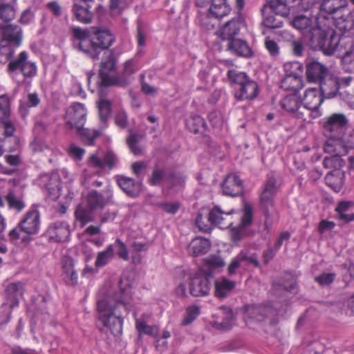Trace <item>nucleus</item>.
<instances>
[{"label":"nucleus","instance_id":"nucleus-64","mask_svg":"<svg viewBox=\"0 0 354 354\" xmlns=\"http://www.w3.org/2000/svg\"><path fill=\"white\" fill-rule=\"evenodd\" d=\"M265 47L268 50L269 55L272 57H276L279 55L280 48L274 39H270V37H268L265 39Z\"/></svg>","mask_w":354,"mask_h":354},{"label":"nucleus","instance_id":"nucleus-10","mask_svg":"<svg viewBox=\"0 0 354 354\" xmlns=\"http://www.w3.org/2000/svg\"><path fill=\"white\" fill-rule=\"evenodd\" d=\"M279 313L268 304H248L245 306L243 319L246 325L253 322H261L270 315H276Z\"/></svg>","mask_w":354,"mask_h":354},{"label":"nucleus","instance_id":"nucleus-48","mask_svg":"<svg viewBox=\"0 0 354 354\" xmlns=\"http://www.w3.org/2000/svg\"><path fill=\"white\" fill-rule=\"evenodd\" d=\"M136 319V328L139 335H147L151 337H156L158 335V328L156 326H149L142 318L136 317V313H134Z\"/></svg>","mask_w":354,"mask_h":354},{"label":"nucleus","instance_id":"nucleus-26","mask_svg":"<svg viewBox=\"0 0 354 354\" xmlns=\"http://www.w3.org/2000/svg\"><path fill=\"white\" fill-rule=\"evenodd\" d=\"M321 2L322 14H326L324 17L332 20L340 15L342 10L348 6L347 0H322Z\"/></svg>","mask_w":354,"mask_h":354},{"label":"nucleus","instance_id":"nucleus-35","mask_svg":"<svg viewBox=\"0 0 354 354\" xmlns=\"http://www.w3.org/2000/svg\"><path fill=\"white\" fill-rule=\"evenodd\" d=\"M62 277L67 285L75 286L78 282V274L74 268L73 260L67 257L62 261Z\"/></svg>","mask_w":354,"mask_h":354},{"label":"nucleus","instance_id":"nucleus-22","mask_svg":"<svg viewBox=\"0 0 354 354\" xmlns=\"http://www.w3.org/2000/svg\"><path fill=\"white\" fill-rule=\"evenodd\" d=\"M221 188L224 195L237 197L243 193V182L237 174H230L225 178Z\"/></svg>","mask_w":354,"mask_h":354},{"label":"nucleus","instance_id":"nucleus-34","mask_svg":"<svg viewBox=\"0 0 354 354\" xmlns=\"http://www.w3.org/2000/svg\"><path fill=\"white\" fill-rule=\"evenodd\" d=\"M227 49L231 53L239 57L249 58L253 55V51L247 41L241 39L235 38L229 41Z\"/></svg>","mask_w":354,"mask_h":354},{"label":"nucleus","instance_id":"nucleus-38","mask_svg":"<svg viewBox=\"0 0 354 354\" xmlns=\"http://www.w3.org/2000/svg\"><path fill=\"white\" fill-rule=\"evenodd\" d=\"M187 129L194 133H203L207 129V123L205 119L199 115L194 114L185 120Z\"/></svg>","mask_w":354,"mask_h":354},{"label":"nucleus","instance_id":"nucleus-11","mask_svg":"<svg viewBox=\"0 0 354 354\" xmlns=\"http://www.w3.org/2000/svg\"><path fill=\"white\" fill-rule=\"evenodd\" d=\"M116 70V59L114 55L111 53L106 59L102 61L99 76L100 82L98 85V91L100 96H102L103 88L110 86H116L117 76L110 75L111 72Z\"/></svg>","mask_w":354,"mask_h":354},{"label":"nucleus","instance_id":"nucleus-55","mask_svg":"<svg viewBox=\"0 0 354 354\" xmlns=\"http://www.w3.org/2000/svg\"><path fill=\"white\" fill-rule=\"evenodd\" d=\"M16 306H11L8 301H4L0 307V324H8L12 315V309Z\"/></svg>","mask_w":354,"mask_h":354},{"label":"nucleus","instance_id":"nucleus-4","mask_svg":"<svg viewBox=\"0 0 354 354\" xmlns=\"http://www.w3.org/2000/svg\"><path fill=\"white\" fill-rule=\"evenodd\" d=\"M227 77L236 101H252L259 96L261 90L258 82L246 73L232 68L227 71Z\"/></svg>","mask_w":354,"mask_h":354},{"label":"nucleus","instance_id":"nucleus-36","mask_svg":"<svg viewBox=\"0 0 354 354\" xmlns=\"http://www.w3.org/2000/svg\"><path fill=\"white\" fill-rule=\"evenodd\" d=\"M211 248L209 239L203 237H196L190 243L188 250L194 257L207 254Z\"/></svg>","mask_w":354,"mask_h":354},{"label":"nucleus","instance_id":"nucleus-45","mask_svg":"<svg viewBox=\"0 0 354 354\" xmlns=\"http://www.w3.org/2000/svg\"><path fill=\"white\" fill-rule=\"evenodd\" d=\"M100 122L103 128L107 127L108 120L112 111V104L110 100H100L97 104Z\"/></svg>","mask_w":354,"mask_h":354},{"label":"nucleus","instance_id":"nucleus-33","mask_svg":"<svg viewBox=\"0 0 354 354\" xmlns=\"http://www.w3.org/2000/svg\"><path fill=\"white\" fill-rule=\"evenodd\" d=\"M169 172L165 168L156 166L148 178V183L151 186L160 187L162 192L167 190Z\"/></svg>","mask_w":354,"mask_h":354},{"label":"nucleus","instance_id":"nucleus-8","mask_svg":"<svg viewBox=\"0 0 354 354\" xmlns=\"http://www.w3.org/2000/svg\"><path fill=\"white\" fill-rule=\"evenodd\" d=\"M0 39V63L12 60L17 48L22 42V30L17 25L7 24Z\"/></svg>","mask_w":354,"mask_h":354},{"label":"nucleus","instance_id":"nucleus-24","mask_svg":"<svg viewBox=\"0 0 354 354\" xmlns=\"http://www.w3.org/2000/svg\"><path fill=\"white\" fill-rule=\"evenodd\" d=\"M234 210L231 209L229 212H224L221 208L216 205L212 209H207V214L209 221L211 222L212 227L213 226H217L221 229H225L230 227L232 225V221H227V218L234 214Z\"/></svg>","mask_w":354,"mask_h":354},{"label":"nucleus","instance_id":"nucleus-62","mask_svg":"<svg viewBox=\"0 0 354 354\" xmlns=\"http://www.w3.org/2000/svg\"><path fill=\"white\" fill-rule=\"evenodd\" d=\"M127 144L131 152L136 155H140L142 153L141 149L138 146L139 135L137 133H131L127 138Z\"/></svg>","mask_w":354,"mask_h":354},{"label":"nucleus","instance_id":"nucleus-61","mask_svg":"<svg viewBox=\"0 0 354 354\" xmlns=\"http://www.w3.org/2000/svg\"><path fill=\"white\" fill-rule=\"evenodd\" d=\"M208 119L213 128H220L223 125V118L220 111H210L208 114Z\"/></svg>","mask_w":354,"mask_h":354},{"label":"nucleus","instance_id":"nucleus-28","mask_svg":"<svg viewBox=\"0 0 354 354\" xmlns=\"http://www.w3.org/2000/svg\"><path fill=\"white\" fill-rule=\"evenodd\" d=\"M118 162V157L112 151H107L103 158L98 157L97 153L92 154L89 158L88 164L97 169L109 167L112 169Z\"/></svg>","mask_w":354,"mask_h":354},{"label":"nucleus","instance_id":"nucleus-53","mask_svg":"<svg viewBox=\"0 0 354 354\" xmlns=\"http://www.w3.org/2000/svg\"><path fill=\"white\" fill-rule=\"evenodd\" d=\"M21 231L18 227L13 228L9 232V237L12 242L17 243L19 240H21V243L24 245H27L30 243L32 241V235L26 234L24 235H21Z\"/></svg>","mask_w":354,"mask_h":354},{"label":"nucleus","instance_id":"nucleus-25","mask_svg":"<svg viewBox=\"0 0 354 354\" xmlns=\"http://www.w3.org/2000/svg\"><path fill=\"white\" fill-rule=\"evenodd\" d=\"M214 285V297L223 299L227 297L236 286V282L227 277H220L213 279Z\"/></svg>","mask_w":354,"mask_h":354},{"label":"nucleus","instance_id":"nucleus-23","mask_svg":"<svg viewBox=\"0 0 354 354\" xmlns=\"http://www.w3.org/2000/svg\"><path fill=\"white\" fill-rule=\"evenodd\" d=\"M302 100L303 109L316 112L321 115L319 108L323 103L324 98L317 88H309L305 91Z\"/></svg>","mask_w":354,"mask_h":354},{"label":"nucleus","instance_id":"nucleus-60","mask_svg":"<svg viewBox=\"0 0 354 354\" xmlns=\"http://www.w3.org/2000/svg\"><path fill=\"white\" fill-rule=\"evenodd\" d=\"M342 68L345 72L354 73V53L341 57Z\"/></svg>","mask_w":354,"mask_h":354},{"label":"nucleus","instance_id":"nucleus-46","mask_svg":"<svg viewBox=\"0 0 354 354\" xmlns=\"http://www.w3.org/2000/svg\"><path fill=\"white\" fill-rule=\"evenodd\" d=\"M93 211L87 205L85 206L83 204H80L75 212V218L82 225H85L93 220Z\"/></svg>","mask_w":354,"mask_h":354},{"label":"nucleus","instance_id":"nucleus-39","mask_svg":"<svg viewBox=\"0 0 354 354\" xmlns=\"http://www.w3.org/2000/svg\"><path fill=\"white\" fill-rule=\"evenodd\" d=\"M337 51L338 56L342 57L344 55L353 53L354 52V37L351 35H342L339 36L337 34Z\"/></svg>","mask_w":354,"mask_h":354},{"label":"nucleus","instance_id":"nucleus-50","mask_svg":"<svg viewBox=\"0 0 354 354\" xmlns=\"http://www.w3.org/2000/svg\"><path fill=\"white\" fill-rule=\"evenodd\" d=\"M283 67L286 75L303 77L304 66L301 62L297 61L286 62Z\"/></svg>","mask_w":354,"mask_h":354},{"label":"nucleus","instance_id":"nucleus-27","mask_svg":"<svg viewBox=\"0 0 354 354\" xmlns=\"http://www.w3.org/2000/svg\"><path fill=\"white\" fill-rule=\"evenodd\" d=\"M306 77L308 82H318L329 76L327 68L317 61H313L306 65Z\"/></svg>","mask_w":354,"mask_h":354},{"label":"nucleus","instance_id":"nucleus-32","mask_svg":"<svg viewBox=\"0 0 354 354\" xmlns=\"http://www.w3.org/2000/svg\"><path fill=\"white\" fill-rule=\"evenodd\" d=\"M117 183L124 192L130 197L136 198L140 194L142 184L131 178L124 176H118Z\"/></svg>","mask_w":354,"mask_h":354},{"label":"nucleus","instance_id":"nucleus-63","mask_svg":"<svg viewBox=\"0 0 354 354\" xmlns=\"http://www.w3.org/2000/svg\"><path fill=\"white\" fill-rule=\"evenodd\" d=\"M239 258L242 259L243 261H247L252 263L255 268H260L261 263L258 259V255L257 253H252L248 250H241L239 252Z\"/></svg>","mask_w":354,"mask_h":354},{"label":"nucleus","instance_id":"nucleus-42","mask_svg":"<svg viewBox=\"0 0 354 354\" xmlns=\"http://www.w3.org/2000/svg\"><path fill=\"white\" fill-rule=\"evenodd\" d=\"M304 87L303 77L285 75L281 82V88L284 90H291L293 93H299Z\"/></svg>","mask_w":354,"mask_h":354},{"label":"nucleus","instance_id":"nucleus-9","mask_svg":"<svg viewBox=\"0 0 354 354\" xmlns=\"http://www.w3.org/2000/svg\"><path fill=\"white\" fill-rule=\"evenodd\" d=\"M214 275L212 271H203L196 273L190 279L189 290L195 297H204L209 294Z\"/></svg>","mask_w":354,"mask_h":354},{"label":"nucleus","instance_id":"nucleus-41","mask_svg":"<svg viewBox=\"0 0 354 354\" xmlns=\"http://www.w3.org/2000/svg\"><path fill=\"white\" fill-rule=\"evenodd\" d=\"M187 180V176L183 173L174 171L169 172L167 189L178 192L183 188Z\"/></svg>","mask_w":354,"mask_h":354},{"label":"nucleus","instance_id":"nucleus-17","mask_svg":"<svg viewBox=\"0 0 354 354\" xmlns=\"http://www.w3.org/2000/svg\"><path fill=\"white\" fill-rule=\"evenodd\" d=\"M291 25L302 35L304 39L308 42L314 34V30L320 26L312 17L304 15L292 16Z\"/></svg>","mask_w":354,"mask_h":354},{"label":"nucleus","instance_id":"nucleus-16","mask_svg":"<svg viewBox=\"0 0 354 354\" xmlns=\"http://www.w3.org/2000/svg\"><path fill=\"white\" fill-rule=\"evenodd\" d=\"M87 111L80 102L73 103L66 113L65 120L71 129L80 130L86 121Z\"/></svg>","mask_w":354,"mask_h":354},{"label":"nucleus","instance_id":"nucleus-30","mask_svg":"<svg viewBox=\"0 0 354 354\" xmlns=\"http://www.w3.org/2000/svg\"><path fill=\"white\" fill-rule=\"evenodd\" d=\"M332 21L339 30L349 31L354 28V10L352 11L347 6L342 10L340 15Z\"/></svg>","mask_w":354,"mask_h":354},{"label":"nucleus","instance_id":"nucleus-52","mask_svg":"<svg viewBox=\"0 0 354 354\" xmlns=\"http://www.w3.org/2000/svg\"><path fill=\"white\" fill-rule=\"evenodd\" d=\"M200 315V308L196 305L189 306L186 308L185 315L181 324L184 326L192 324Z\"/></svg>","mask_w":354,"mask_h":354},{"label":"nucleus","instance_id":"nucleus-13","mask_svg":"<svg viewBox=\"0 0 354 354\" xmlns=\"http://www.w3.org/2000/svg\"><path fill=\"white\" fill-rule=\"evenodd\" d=\"M70 226L66 221H56L51 223L41 234V238L46 239L49 243H62L69 240Z\"/></svg>","mask_w":354,"mask_h":354},{"label":"nucleus","instance_id":"nucleus-18","mask_svg":"<svg viewBox=\"0 0 354 354\" xmlns=\"http://www.w3.org/2000/svg\"><path fill=\"white\" fill-rule=\"evenodd\" d=\"M93 5L94 0H73L71 12L73 17L82 24L91 23L94 16Z\"/></svg>","mask_w":354,"mask_h":354},{"label":"nucleus","instance_id":"nucleus-21","mask_svg":"<svg viewBox=\"0 0 354 354\" xmlns=\"http://www.w3.org/2000/svg\"><path fill=\"white\" fill-rule=\"evenodd\" d=\"M245 23L241 15H239L226 22L217 31L216 34L221 40L227 41L236 38Z\"/></svg>","mask_w":354,"mask_h":354},{"label":"nucleus","instance_id":"nucleus-29","mask_svg":"<svg viewBox=\"0 0 354 354\" xmlns=\"http://www.w3.org/2000/svg\"><path fill=\"white\" fill-rule=\"evenodd\" d=\"M324 99H330L337 96L339 88L338 77L329 75L319 83V88Z\"/></svg>","mask_w":354,"mask_h":354},{"label":"nucleus","instance_id":"nucleus-19","mask_svg":"<svg viewBox=\"0 0 354 354\" xmlns=\"http://www.w3.org/2000/svg\"><path fill=\"white\" fill-rule=\"evenodd\" d=\"M40 225V214L37 209H32L26 213L17 227L25 234H37Z\"/></svg>","mask_w":354,"mask_h":354},{"label":"nucleus","instance_id":"nucleus-47","mask_svg":"<svg viewBox=\"0 0 354 354\" xmlns=\"http://www.w3.org/2000/svg\"><path fill=\"white\" fill-rule=\"evenodd\" d=\"M77 133L85 145L93 146L95 140L102 134V130L82 127L80 130H77Z\"/></svg>","mask_w":354,"mask_h":354},{"label":"nucleus","instance_id":"nucleus-49","mask_svg":"<svg viewBox=\"0 0 354 354\" xmlns=\"http://www.w3.org/2000/svg\"><path fill=\"white\" fill-rule=\"evenodd\" d=\"M113 256V245L110 244L104 250L98 252L95 262V267L97 268L104 267L111 261Z\"/></svg>","mask_w":354,"mask_h":354},{"label":"nucleus","instance_id":"nucleus-15","mask_svg":"<svg viewBox=\"0 0 354 354\" xmlns=\"http://www.w3.org/2000/svg\"><path fill=\"white\" fill-rule=\"evenodd\" d=\"M281 108L292 117L306 120L303 111L302 100L298 93L286 95L279 101Z\"/></svg>","mask_w":354,"mask_h":354},{"label":"nucleus","instance_id":"nucleus-59","mask_svg":"<svg viewBox=\"0 0 354 354\" xmlns=\"http://www.w3.org/2000/svg\"><path fill=\"white\" fill-rule=\"evenodd\" d=\"M205 265L212 269L221 268L225 266L223 258L218 255H210L204 259Z\"/></svg>","mask_w":354,"mask_h":354},{"label":"nucleus","instance_id":"nucleus-20","mask_svg":"<svg viewBox=\"0 0 354 354\" xmlns=\"http://www.w3.org/2000/svg\"><path fill=\"white\" fill-rule=\"evenodd\" d=\"M278 190L276 178L274 176L268 177L259 194V206H274Z\"/></svg>","mask_w":354,"mask_h":354},{"label":"nucleus","instance_id":"nucleus-54","mask_svg":"<svg viewBox=\"0 0 354 354\" xmlns=\"http://www.w3.org/2000/svg\"><path fill=\"white\" fill-rule=\"evenodd\" d=\"M16 14L15 6L7 4H0V19L10 22L14 19Z\"/></svg>","mask_w":354,"mask_h":354},{"label":"nucleus","instance_id":"nucleus-31","mask_svg":"<svg viewBox=\"0 0 354 354\" xmlns=\"http://www.w3.org/2000/svg\"><path fill=\"white\" fill-rule=\"evenodd\" d=\"M137 71V63L135 59H129L124 64L122 72L117 75L116 86L125 87L133 80V75Z\"/></svg>","mask_w":354,"mask_h":354},{"label":"nucleus","instance_id":"nucleus-5","mask_svg":"<svg viewBox=\"0 0 354 354\" xmlns=\"http://www.w3.org/2000/svg\"><path fill=\"white\" fill-rule=\"evenodd\" d=\"M8 67L10 75L18 86H29L32 77L37 75V66L28 59L26 51H21L16 58L10 60Z\"/></svg>","mask_w":354,"mask_h":354},{"label":"nucleus","instance_id":"nucleus-12","mask_svg":"<svg viewBox=\"0 0 354 354\" xmlns=\"http://www.w3.org/2000/svg\"><path fill=\"white\" fill-rule=\"evenodd\" d=\"M39 185L44 189L48 194L49 199L56 201L61 195L62 180L57 171L40 175L38 179Z\"/></svg>","mask_w":354,"mask_h":354},{"label":"nucleus","instance_id":"nucleus-57","mask_svg":"<svg viewBox=\"0 0 354 354\" xmlns=\"http://www.w3.org/2000/svg\"><path fill=\"white\" fill-rule=\"evenodd\" d=\"M336 277L335 273L323 272L315 277V281L320 286H328L333 283Z\"/></svg>","mask_w":354,"mask_h":354},{"label":"nucleus","instance_id":"nucleus-56","mask_svg":"<svg viewBox=\"0 0 354 354\" xmlns=\"http://www.w3.org/2000/svg\"><path fill=\"white\" fill-rule=\"evenodd\" d=\"M253 222V207L248 204L245 205L243 209V214L241 217V223L239 225L243 228L250 227Z\"/></svg>","mask_w":354,"mask_h":354},{"label":"nucleus","instance_id":"nucleus-51","mask_svg":"<svg viewBox=\"0 0 354 354\" xmlns=\"http://www.w3.org/2000/svg\"><path fill=\"white\" fill-rule=\"evenodd\" d=\"M6 199L8 203L10 209H16L20 212L25 207V203L21 198H18L16 196L15 192L13 189L9 190L6 196Z\"/></svg>","mask_w":354,"mask_h":354},{"label":"nucleus","instance_id":"nucleus-1","mask_svg":"<svg viewBox=\"0 0 354 354\" xmlns=\"http://www.w3.org/2000/svg\"><path fill=\"white\" fill-rule=\"evenodd\" d=\"M115 41V35L106 28L94 30L80 27L72 28L73 47L92 59H98L101 53L109 49Z\"/></svg>","mask_w":354,"mask_h":354},{"label":"nucleus","instance_id":"nucleus-3","mask_svg":"<svg viewBox=\"0 0 354 354\" xmlns=\"http://www.w3.org/2000/svg\"><path fill=\"white\" fill-rule=\"evenodd\" d=\"M348 120L343 113H334L326 118L324 122L323 127L324 135L327 138L324 149L328 151L342 150L340 153H344L345 149L342 145L348 144V141L353 134L345 133Z\"/></svg>","mask_w":354,"mask_h":354},{"label":"nucleus","instance_id":"nucleus-58","mask_svg":"<svg viewBox=\"0 0 354 354\" xmlns=\"http://www.w3.org/2000/svg\"><path fill=\"white\" fill-rule=\"evenodd\" d=\"M113 245V249H116V253L120 258L124 261H128L129 259V250L126 244L121 239L118 238Z\"/></svg>","mask_w":354,"mask_h":354},{"label":"nucleus","instance_id":"nucleus-6","mask_svg":"<svg viewBox=\"0 0 354 354\" xmlns=\"http://www.w3.org/2000/svg\"><path fill=\"white\" fill-rule=\"evenodd\" d=\"M295 6L288 5L280 0H268L261 9L263 16L262 24L270 29L282 27L283 17H290L294 14Z\"/></svg>","mask_w":354,"mask_h":354},{"label":"nucleus","instance_id":"nucleus-43","mask_svg":"<svg viewBox=\"0 0 354 354\" xmlns=\"http://www.w3.org/2000/svg\"><path fill=\"white\" fill-rule=\"evenodd\" d=\"M221 310L225 315L221 322H215L213 326L218 330H228L234 324V316L232 309L228 306H223Z\"/></svg>","mask_w":354,"mask_h":354},{"label":"nucleus","instance_id":"nucleus-7","mask_svg":"<svg viewBox=\"0 0 354 354\" xmlns=\"http://www.w3.org/2000/svg\"><path fill=\"white\" fill-rule=\"evenodd\" d=\"M337 33L329 26H319L314 30V34L307 42L315 50H320L326 55L336 53Z\"/></svg>","mask_w":354,"mask_h":354},{"label":"nucleus","instance_id":"nucleus-37","mask_svg":"<svg viewBox=\"0 0 354 354\" xmlns=\"http://www.w3.org/2000/svg\"><path fill=\"white\" fill-rule=\"evenodd\" d=\"M24 286L21 282H13L8 284L5 288L6 301L10 302L12 306H18V296L23 294Z\"/></svg>","mask_w":354,"mask_h":354},{"label":"nucleus","instance_id":"nucleus-40","mask_svg":"<svg viewBox=\"0 0 354 354\" xmlns=\"http://www.w3.org/2000/svg\"><path fill=\"white\" fill-rule=\"evenodd\" d=\"M107 201L102 194L96 190H91L86 196V205L93 210L102 209Z\"/></svg>","mask_w":354,"mask_h":354},{"label":"nucleus","instance_id":"nucleus-2","mask_svg":"<svg viewBox=\"0 0 354 354\" xmlns=\"http://www.w3.org/2000/svg\"><path fill=\"white\" fill-rule=\"evenodd\" d=\"M128 302L122 298L112 303L109 297L98 299L97 302V311L98 321L104 327L108 328L114 336H119L122 333L123 318L118 313V308L122 307L127 309Z\"/></svg>","mask_w":354,"mask_h":354},{"label":"nucleus","instance_id":"nucleus-14","mask_svg":"<svg viewBox=\"0 0 354 354\" xmlns=\"http://www.w3.org/2000/svg\"><path fill=\"white\" fill-rule=\"evenodd\" d=\"M231 7L227 3V0H212L207 14L205 16L204 19L202 18L203 16H201V26L205 29L209 30L214 26L212 22L209 21V18L222 19L229 15Z\"/></svg>","mask_w":354,"mask_h":354},{"label":"nucleus","instance_id":"nucleus-44","mask_svg":"<svg viewBox=\"0 0 354 354\" xmlns=\"http://www.w3.org/2000/svg\"><path fill=\"white\" fill-rule=\"evenodd\" d=\"M207 209H200L197 213L195 223L201 232L209 233L212 230L211 222L209 221Z\"/></svg>","mask_w":354,"mask_h":354}]
</instances>
